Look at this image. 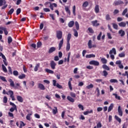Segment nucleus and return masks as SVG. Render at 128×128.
<instances>
[{"instance_id": "72a5a7b5", "label": "nucleus", "mask_w": 128, "mask_h": 128, "mask_svg": "<svg viewBox=\"0 0 128 128\" xmlns=\"http://www.w3.org/2000/svg\"><path fill=\"white\" fill-rule=\"evenodd\" d=\"M46 72H48V74H54V71L52 70H50L48 68H46Z\"/></svg>"}, {"instance_id": "473e14b6", "label": "nucleus", "mask_w": 128, "mask_h": 128, "mask_svg": "<svg viewBox=\"0 0 128 128\" xmlns=\"http://www.w3.org/2000/svg\"><path fill=\"white\" fill-rule=\"evenodd\" d=\"M0 80H2V82H8V80H6V77H4V76H0Z\"/></svg>"}, {"instance_id": "f3484780", "label": "nucleus", "mask_w": 128, "mask_h": 128, "mask_svg": "<svg viewBox=\"0 0 128 128\" xmlns=\"http://www.w3.org/2000/svg\"><path fill=\"white\" fill-rule=\"evenodd\" d=\"M70 50V42H67L66 46V51L68 52Z\"/></svg>"}, {"instance_id": "bb28decb", "label": "nucleus", "mask_w": 128, "mask_h": 128, "mask_svg": "<svg viewBox=\"0 0 128 128\" xmlns=\"http://www.w3.org/2000/svg\"><path fill=\"white\" fill-rule=\"evenodd\" d=\"M89 64L92 66H96V60H91L89 62Z\"/></svg>"}, {"instance_id": "603ef678", "label": "nucleus", "mask_w": 128, "mask_h": 128, "mask_svg": "<svg viewBox=\"0 0 128 128\" xmlns=\"http://www.w3.org/2000/svg\"><path fill=\"white\" fill-rule=\"evenodd\" d=\"M22 12V9L20 8H18L16 10V15L18 16L20 14V12Z\"/></svg>"}, {"instance_id": "423d86ee", "label": "nucleus", "mask_w": 128, "mask_h": 128, "mask_svg": "<svg viewBox=\"0 0 128 128\" xmlns=\"http://www.w3.org/2000/svg\"><path fill=\"white\" fill-rule=\"evenodd\" d=\"M114 6H120V4H124V2L122 0L114 1Z\"/></svg>"}, {"instance_id": "69168bd1", "label": "nucleus", "mask_w": 128, "mask_h": 128, "mask_svg": "<svg viewBox=\"0 0 128 128\" xmlns=\"http://www.w3.org/2000/svg\"><path fill=\"white\" fill-rule=\"evenodd\" d=\"M56 86L58 88H62V85H60V84H58V83L56 84Z\"/></svg>"}, {"instance_id": "cd10ccee", "label": "nucleus", "mask_w": 128, "mask_h": 128, "mask_svg": "<svg viewBox=\"0 0 128 128\" xmlns=\"http://www.w3.org/2000/svg\"><path fill=\"white\" fill-rule=\"evenodd\" d=\"M39 68H40V63L36 64V66H35V67L34 68V72H38V70Z\"/></svg>"}, {"instance_id": "8fccbe9b", "label": "nucleus", "mask_w": 128, "mask_h": 128, "mask_svg": "<svg viewBox=\"0 0 128 128\" xmlns=\"http://www.w3.org/2000/svg\"><path fill=\"white\" fill-rule=\"evenodd\" d=\"M101 61L102 64H106V62H108V60H106V59L104 58H102L101 59Z\"/></svg>"}, {"instance_id": "c85d7f7f", "label": "nucleus", "mask_w": 128, "mask_h": 128, "mask_svg": "<svg viewBox=\"0 0 128 128\" xmlns=\"http://www.w3.org/2000/svg\"><path fill=\"white\" fill-rule=\"evenodd\" d=\"M88 45L90 48H92V40H88Z\"/></svg>"}, {"instance_id": "0eeeda50", "label": "nucleus", "mask_w": 128, "mask_h": 128, "mask_svg": "<svg viewBox=\"0 0 128 128\" xmlns=\"http://www.w3.org/2000/svg\"><path fill=\"white\" fill-rule=\"evenodd\" d=\"M38 88H40V90H46L44 86L40 83L38 84Z\"/></svg>"}, {"instance_id": "a878e982", "label": "nucleus", "mask_w": 128, "mask_h": 128, "mask_svg": "<svg viewBox=\"0 0 128 128\" xmlns=\"http://www.w3.org/2000/svg\"><path fill=\"white\" fill-rule=\"evenodd\" d=\"M8 44H12V36H10L8 37Z\"/></svg>"}, {"instance_id": "79ce46f5", "label": "nucleus", "mask_w": 128, "mask_h": 128, "mask_svg": "<svg viewBox=\"0 0 128 128\" xmlns=\"http://www.w3.org/2000/svg\"><path fill=\"white\" fill-rule=\"evenodd\" d=\"M110 82H111V84L118 82V80H116V79H111V80H110Z\"/></svg>"}, {"instance_id": "9b49d317", "label": "nucleus", "mask_w": 128, "mask_h": 128, "mask_svg": "<svg viewBox=\"0 0 128 128\" xmlns=\"http://www.w3.org/2000/svg\"><path fill=\"white\" fill-rule=\"evenodd\" d=\"M118 112L120 116H122V110L120 106H118Z\"/></svg>"}, {"instance_id": "de8ad7c7", "label": "nucleus", "mask_w": 128, "mask_h": 128, "mask_svg": "<svg viewBox=\"0 0 128 128\" xmlns=\"http://www.w3.org/2000/svg\"><path fill=\"white\" fill-rule=\"evenodd\" d=\"M106 20H112V18H110V14H107L106 16Z\"/></svg>"}, {"instance_id": "0e129e2a", "label": "nucleus", "mask_w": 128, "mask_h": 128, "mask_svg": "<svg viewBox=\"0 0 128 128\" xmlns=\"http://www.w3.org/2000/svg\"><path fill=\"white\" fill-rule=\"evenodd\" d=\"M70 96H72V98H76V94L72 92H71L70 93Z\"/></svg>"}, {"instance_id": "3c124183", "label": "nucleus", "mask_w": 128, "mask_h": 128, "mask_svg": "<svg viewBox=\"0 0 128 128\" xmlns=\"http://www.w3.org/2000/svg\"><path fill=\"white\" fill-rule=\"evenodd\" d=\"M30 116H32V114H27V116H26V118L28 120H30Z\"/></svg>"}, {"instance_id": "f257e3e1", "label": "nucleus", "mask_w": 128, "mask_h": 128, "mask_svg": "<svg viewBox=\"0 0 128 128\" xmlns=\"http://www.w3.org/2000/svg\"><path fill=\"white\" fill-rule=\"evenodd\" d=\"M5 36H8V28L6 27L0 26V34H2L4 32Z\"/></svg>"}, {"instance_id": "39448f33", "label": "nucleus", "mask_w": 128, "mask_h": 128, "mask_svg": "<svg viewBox=\"0 0 128 128\" xmlns=\"http://www.w3.org/2000/svg\"><path fill=\"white\" fill-rule=\"evenodd\" d=\"M8 82H10V86L12 88H18L16 86H14V81L12 80V79H11V78L9 79Z\"/></svg>"}, {"instance_id": "5fc2aeb1", "label": "nucleus", "mask_w": 128, "mask_h": 128, "mask_svg": "<svg viewBox=\"0 0 128 128\" xmlns=\"http://www.w3.org/2000/svg\"><path fill=\"white\" fill-rule=\"evenodd\" d=\"M8 70L10 74H12V68L10 66L8 67Z\"/></svg>"}, {"instance_id": "e2e57ef3", "label": "nucleus", "mask_w": 128, "mask_h": 128, "mask_svg": "<svg viewBox=\"0 0 128 128\" xmlns=\"http://www.w3.org/2000/svg\"><path fill=\"white\" fill-rule=\"evenodd\" d=\"M102 32H100L99 35L97 37V39L98 40H100V38H102Z\"/></svg>"}, {"instance_id": "bf43d9fd", "label": "nucleus", "mask_w": 128, "mask_h": 128, "mask_svg": "<svg viewBox=\"0 0 128 128\" xmlns=\"http://www.w3.org/2000/svg\"><path fill=\"white\" fill-rule=\"evenodd\" d=\"M70 52H69L68 53V58H67V62H70Z\"/></svg>"}, {"instance_id": "e433bc0d", "label": "nucleus", "mask_w": 128, "mask_h": 128, "mask_svg": "<svg viewBox=\"0 0 128 128\" xmlns=\"http://www.w3.org/2000/svg\"><path fill=\"white\" fill-rule=\"evenodd\" d=\"M2 68L4 72H8V70L6 69V66L4 65V64H2Z\"/></svg>"}, {"instance_id": "1a4fd4ad", "label": "nucleus", "mask_w": 128, "mask_h": 128, "mask_svg": "<svg viewBox=\"0 0 128 128\" xmlns=\"http://www.w3.org/2000/svg\"><path fill=\"white\" fill-rule=\"evenodd\" d=\"M72 78H70V80L68 82V86H69V88L70 90H72Z\"/></svg>"}, {"instance_id": "20e7f679", "label": "nucleus", "mask_w": 128, "mask_h": 128, "mask_svg": "<svg viewBox=\"0 0 128 128\" xmlns=\"http://www.w3.org/2000/svg\"><path fill=\"white\" fill-rule=\"evenodd\" d=\"M50 66L52 70H56V62H54V61H51L50 62Z\"/></svg>"}, {"instance_id": "052dcab7", "label": "nucleus", "mask_w": 128, "mask_h": 128, "mask_svg": "<svg viewBox=\"0 0 128 128\" xmlns=\"http://www.w3.org/2000/svg\"><path fill=\"white\" fill-rule=\"evenodd\" d=\"M43 10L45 12H50V10L48 8H44Z\"/></svg>"}, {"instance_id": "49530a36", "label": "nucleus", "mask_w": 128, "mask_h": 128, "mask_svg": "<svg viewBox=\"0 0 128 128\" xmlns=\"http://www.w3.org/2000/svg\"><path fill=\"white\" fill-rule=\"evenodd\" d=\"M86 88H88V90H90V88H94V85L90 84V85L87 86Z\"/></svg>"}, {"instance_id": "dca6fc26", "label": "nucleus", "mask_w": 128, "mask_h": 128, "mask_svg": "<svg viewBox=\"0 0 128 128\" xmlns=\"http://www.w3.org/2000/svg\"><path fill=\"white\" fill-rule=\"evenodd\" d=\"M114 118L117 120L118 122H119V124H120L122 122V119L118 117V116L115 115Z\"/></svg>"}, {"instance_id": "f704fd0d", "label": "nucleus", "mask_w": 128, "mask_h": 128, "mask_svg": "<svg viewBox=\"0 0 128 128\" xmlns=\"http://www.w3.org/2000/svg\"><path fill=\"white\" fill-rule=\"evenodd\" d=\"M26 78V74H22L21 75L18 76V78L20 80H22V78Z\"/></svg>"}, {"instance_id": "4c0bfd02", "label": "nucleus", "mask_w": 128, "mask_h": 128, "mask_svg": "<svg viewBox=\"0 0 128 128\" xmlns=\"http://www.w3.org/2000/svg\"><path fill=\"white\" fill-rule=\"evenodd\" d=\"M112 25L113 28L114 30H118V26L116 24L112 23Z\"/></svg>"}, {"instance_id": "2f4dec72", "label": "nucleus", "mask_w": 128, "mask_h": 128, "mask_svg": "<svg viewBox=\"0 0 128 128\" xmlns=\"http://www.w3.org/2000/svg\"><path fill=\"white\" fill-rule=\"evenodd\" d=\"M73 30L74 32V36H76V38H78V31L76 29H74Z\"/></svg>"}, {"instance_id": "6e6552de", "label": "nucleus", "mask_w": 128, "mask_h": 128, "mask_svg": "<svg viewBox=\"0 0 128 128\" xmlns=\"http://www.w3.org/2000/svg\"><path fill=\"white\" fill-rule=\"evenodd\" d=\"M63 44H64V38H62V40L60 42V43L58 44V50H60Z\"/></svg>"}, {"instance_id": "b1692460", "label": "nucleus", "mask_w": 128, "mask_h": 128, "mask_svg": "<svg viewBox=\"0 0 128 128\" xmlns=\"http://www.w3.org/2000/svg\"><path fill=\"white\" fill-rule=\"evenodd\" d=\"M67 100H68L69 102H74V99L70 96H68L67 97Z\"/></svg>"}, {"instance_id": "7c9ffc66", "label": "nucleus", "mask_w": 128, "mask_h": 128, "mask_svg": "<svg viewBox=\"0 0 128 128\" xmlns=\"http://www.w3.org/2000/svg\"><path fill=\"white\" fill-rule=\"evenodd\" d=\"M119 58H124L126 56V54L124 52H122L118 54Z\"/></svg>"}, {"instance_id": "6e6d98bb", "label": "nucleus", "mask_w": 128, "mask_h": 128, "mask_svg": "<svg viewBox=\"0 0 128 128\" xmlns=\"http://www.w3.org/2000/svg\"><path fill=\"white\" fill-rule=\"evenodd\" d=\"M72 13H73L74 16H76V6H73Z\"/></svg>"}, {"instance_id": "ea45409f", "label": "nucleus", "mask_w": 128, "mask_h": 128, "mask_svg": "<svg viewBox=\"0 0 128 128\" xmlns=\"http://www.w3.org/2000/svg\"><path fill=\"white\" fill-rule=\"evenodd\" d=\"M12 74L15 76H18V72L16 70H14Z\"/></svg>"}, {"instance_id": "c9c22d12", "label": "nucleus", "mask_w": 128, "mask_h": 128, "mask_svg": "<svg viewBox=\"0 0 128 128\" xmlns=\"http://www.w3.org/2000/svg\"><path fill=\"white\" fill-rule=\"evenodd\" d=\"M75 26H76L77 30H80V24H78V22H76Z\"/></svg>"}, {"instance_id": "37998d69", "label": "nucleus", "mask_w": 128, "mask_h": 128, "mask_svg": "<svg viewBox=\"0 0 128 128\" xmlns=\"http://www.w3.org/2000/svg\"><path fill=\"white\" fill-rule=\"evenodd\" d=\"M14 9L13 8H11L8 12V14H12L14 13Z\"/></svg>"}, {"instance_id": "09e8293b", "label": "nucleus", "mask_w": 128, "mask_h": 128, "mask_svg": "<svg viewBox=\"0 0 128 128\" xmlns=\"http://www.w3.org/2000/svg\"><path fill=\"white\" fill-rule=\"evenodd\" d=\"M126 12H128V8H125L122 12V16H126Z\"/></svg>"}, {"instance_id": "9d476101", "label": "nucleus", "mask_w": 128, "mask_h": 128, "mask_svg": "<svg viewBox=\"0 0 128 128\" xmlns=\"http://www.w3.org/2000/svg\"><path fill=\"white\" fill-rule=\"evenodd\" d=\"M110 54H116V48H112L109 52Z\"/></svg>"}, {"instance_id": "a18cd8bd", "label": "nucleus", "mask_w": 128, "mask_h": 128, "mask_svg": "<svg viewBox=\"0 0 128 128\" xmlns=\"http://www.w3.org/2000/svg\"><path fill=\"white\" fill-rule=\"evenodd\" d=\"M102 68H104V70H110V68L106 64H104L102 66Z\"/></svg>"}, {"instance_id": "ddd939ff", "label": "nucleus", "mask_w": 128, "mask_h": 128, "mask_svg": "<svg viewBox=\"0 0 128 128\" xmlns=\"http://www.w3.org/2000/svg\"><path fill=\"white\" fill-rule=\"evenodd\" d=\"M118 34L120 35V36H124V34H126V32H124V30H120L118 31Z\"/></svg>"}, {"instance_id": "680f3d73", "label": "nucleus", "mask_w": 128, "mask_h": 128, "mask_svg": "<svg viewBox=\"0 0 128 128\" xmlns=\"http://www.w3.org/2000/svg\"><path fill=\"white\" fill-rule=\"evenodd\" d=\"M15 110H16V108L15 107H13L10 108V110L11 112H14Z\"/></svg>"}, {"instance_id": "58836bf2", "label": "nucleus", "mask_w": 128, "mask_h": 128, "mask_svg": "<svg viewBox=\"0 0 128 128\" xmlns=\"http://www.w3.org/2000/svg\"><path fill=\"white\" fill-rule=\"evenodd\" d=\"M26 126V124L24 122L20 121V126H19L20 128H22V126Z\"/></svg>"}, {"instance_id": "2eb2a0df", "label": "nucleus", "mask_w": 128, "mask_h": 128, "mask_svg": "<svg viewBox=\"0 0 128 128\" xmlns=\"http://www.w3.org/2000/svg\"><path fill=\"white\" fill-rule=\"evenodd\" d=\"M54 52H56V48L55 47H51L48 52V54H52Z\"/></svg>"}, {"instance_id": "4468645a", "label": "nucleus", "mask_w": 128, "mask_h": 128, "mask_svg": "<svg viewBox=\"0 0 128 128\" xmlns=\"http://www.w3.org/2000/svg\"><path fill=\"white\" fill-rule=\"evenodd\" d=\"M119 26H120L122 28H126V23L124 22H122L120 23H118Z\"/></svg>"}, {"instance_id": "a19ab883", "label": "nucleus", "mask_w": 128, "mask_h": 128, "mask_svg": "<svg viewBox=\"0 0 128 128\" xmlns=\"http://www.w3.org/2000/svg\"><path fill=\"white\" fill-rule=\"evenodd\" d=\"M112 95L114 96H115L116 98V100H120V96H118V94H113Z\"/></svg>"}, {"instance_id": "a211bd4d", "label": "nucleus", "mask_w": 128, "mask_h": 128, "mask_svg": "<svg viewBox=\"0 0 128 128\" xmlns=\"http://www.w3.org/2000/svg\"><path fill=\"white\" fill-rule=\"evenodd\" d=\"M88 2L87 1L84 2L82 5L83 8H86L88 7Z\"/></svg>"}, {"instance_id": "5701e85b", "label": "nucleus", "mask_w": 128, "mask_h": 128, "mask_svg": "<svg viewBox=\"0 0 128 128\" xmlns=\"http://www.w3.org/2000/svg\"><path fill=\"white\" fill-rule=\"evenodd\" d=\"M70 38H72V34L68 33L67 36V42H70Z\"/></svg>"}, {"instance_id": "774afa93", "label": "nucleus", "mask_w": 128, "mask_h": 128, "mask_svg": "<svg viewBox=\"0 0 128 128\" xmlns=\"http://www.w3.org/2000/svg\"><path fill=\"white\" fill-rule=\"evenodd\" d=\"M42 46V42H38L37 43V48H40Z\"/></svg>"}, {"instance_id": "6ab92c4d", "label": "nucleus", "mask_w": 128, "mask_h": 128, "mask_svg": "<svg viewBox=\"0 0 128 128\" xmlns=\"http://www.w3.org/2000/svg\"><path fill=\"white\" fill-rule=\"evenodd\" d=\"M17 100L18 102H24V98L20 96H17Z\"/></svg>"}, {"instance_id": "c03bdc74", "label": "nucleus", "mask_w": 128, "mask_h": 128, "mask_svg": "<svg viewBox=\"0 0 128 128\" xmlns=\"http://www.w3.org/2000/svg\"><path fill=\"white\" fill-rule=\"evenodd\" d=\"M3 102L4 104H6L8 102V97L4 96L3 98Z\"/></svg>"}, {"instance_id": "7ed1b4c3", "label": "nucleus", "mask_w": 128, "mask_h": 128, "mask_svg": "<svg viewBox=\"0 0 128 128\" xmlns=\"http://www.w3.org/2000/svg\"><path fill=\"white\" fill-rule=\"evenodd\" d=\"M0 56L3 58V62L5 66H8V62H6V58L1 52H0Z\"/></svg>"}, {"instance_id": "4be33fe9", "label": "nucleus", "mask_w": 128, "mask_h": 128, "mask_svg": "<svg viewBox=\"0 0 128 128\" xmlns=\"http://www.w3.org/2000/svg\"><path fill=\"white\" fill-rule=\"evenodd\" d=\"M96 58V56L94 54H90L86 55V58Z\"/></svg>"}, {"instance_id": "393cba45", "label": "nucleus", "mask_w": 128, "mask_h": 128, "mask_svg": "<svg viewBox=\"0 0 128 128\" xmlns=\"http://www.w3.org/2000/svg\"><path fill=\"white\" fill-rule=\"evenodd\" d=\"M114 108V104H111L108 108V112H112V110Z\"/></svg>"}, {"instance_id": "f8f14e48", "label": "nucleus", "mask_w": 128, "mask_h": 128, "mask_svg": "<svg viewBox=\"0 0 128 128\" xmlns=\"http://www.w3.org/2000/svg\"><path fill=\"white\" fill-rule=\"evenodd\" d=\"M74 26V21L72 20L68 23V28H72Z\"/></svg>"}, {"instance_id": "4d7b16f0", "label": "nucleus", "mask_w": 128, "mask_h": 128, "mask_svg": "<svg viewBox=\"0 0 128 128\" xmlns=\"http://www.w3.org/2000/svg\"><path fill=\"white\" fill-rule=\"evenodd\" d=\"M102 126V123H100V122H99L98 123L97 126H96L97 128H100Z\"/></svg>"}, {"instance_id": "412c9836", "label": "nucleus", "mask_w": 128, "mask_h": 128, "mask_svg": "<svg viewBox=\"0 0 128 128\" xmlns=\"http://www.w3.org/2000/svg\"><path fill=\"white\" fill-rule=\"evenodd\" d=\"M53 114H58V107L54 106V109H52Z\"/></svg>"}, {"instance_id": "864d4df0", "label": "nucleus", "mask_w": 128, "mask_h": 128, "mask_svg": "<svg viewBox=\"0 0 128 128\" xmlns=\"http://www.w3.org/2000/svg\"><path fill=\"white\" fill-rule=\"evenodd\" d=\"M88 30L89 32H90V34H94V30H92V28H88Z\"/></svg>"}, {"instance_id": "13d9d810", "label": "nucleus", "mask_w": 128, "mask_h": 128, "mask_svg": "<svg viewBox=\"0 0 128 128\" xmlns=\"http://www.w3.org/2000/svg\"><path fill=\"white\" fill-rule=\"evenodd\" d=\"M78 108H80V110H84V106L82 105V104H79L78 105Z\"/></svg>"}, {"instance_id": "338daca9", "label": "nucleus", "mask_w": 128, "mask_h": 128, "mask_svg": "<svg viewBox=\"0 0 128 128\" xmlns=\"http://www.w3.org/2000/svg\"><path fill=\"white\" fill-rule=\"evenodd\" d=\"M108 72H106V70H104L103 71V76H108Z\"/></svg>"}, {"instance_id": "aec40b11", "label": "nucleus", "mask_w": 128, "mask_h": 128, "mask_svg": "<svg viewBox=\"0 0 128 128\" xmlns=\"http://www.w3.org/2000/svg\"><path fill=\"white\" fill-rule=\"evenodd\" d=\"M65 10L66 12L69 14V16H70V10L68 6H65Z\"/></svg>"}, {"instance_id": "f03ea898", "label": "nucleus", "mask_w": 128, "mask_h": 128, "mask_svg": "<svg viewBox=\"0 0 128 128\" xmlns=\"http://www.w3.org/2000/svg\"><path fill=\"white\" fill-rule=\"evenodd\" d=\"M56 36L58 40H60L62 38V32L60 30L57 31Z\"/></svg>"}, {"instance_id": "c756f323", "label": "nucleus", "mask_w": 128, "mask_h": 128, "mask_svg": "<svg viewBox=\"0 0 128 128\" xmlns=\"http://www.w3.org/2000/svg\"><path fill=\"white\" fill-rule=\"evenodd\" d=\"M6 0H0V6H2L3 4H6Z\"/></svg>"}]
</instances>
